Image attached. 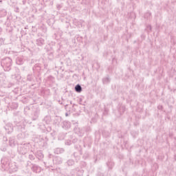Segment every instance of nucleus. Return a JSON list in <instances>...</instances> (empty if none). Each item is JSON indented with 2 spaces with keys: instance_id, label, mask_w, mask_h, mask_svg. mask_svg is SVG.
<instances>
[{
  "instance_id": "34",
  "label": "nucleus",
  "mask_w": 176,
  "mask_h": 176,
  "mask_svg": "<svg viewBox=\"0 0 176 176\" xmlns=\"http://www.w3.org/2000/svg\"><path fill=\"white\" fill-rule=\"evenodd\" d=\"M148 28H149V30H152V26L148 25Z\"/></svg>"
},
{
  "instance_id": "19",
  "label": "nucleus",
  "mask_w": 176,
  "mask_h": 176,
  "mask_svg": "<svg viewBox=\"0 0 176 176\" xmlns=\"http://www.w3.org/2000/svg\"><path fill=\"white\" fill-rule=\"evenodd\" d=\"M19 108V103L12 102L11 104V109H17Z\"/></svg>"
},
{
  "instance_id": "11",
  "label": "nucleus",
  "mask_w": 176,
  "mask_h": 176,
  "mask_svg": "<svg viewBox=\"0 0 176 176\" xmlns=\"http://www.w3.org/2000/svg\"><path fill=\"white\" fill-rule=\"evenodd\" d=\"M35 155L36 157L38 159V160H42V159H43L44 157L43 153H42V151H41L36 152Z\"/></svg>"
},
{
  "instance_id": "33",
  "label": "nucleus",
  "mask_w": 176,
  "mask_h": 176,
  "mask_svg": "<svg viewBox=\"0 0 176 176\" xmlns=\"http://www.w3.org/2000/svg\"><path fill=\"white\" fill-rule=\"evenodd\" d=\"M67 176H75L74 174L71 173L70 175H68Z\"/></svg>"
},
{
  "instance_id": "17",
  "label": "nucleus",
  "mask_w": 176,
  "mask_h": 176,
  "mask_svg": "<svg viewBox=\"0 0 176 176\" xmlns=\"http://www.w3.org/2000/svg\"><path fill=\"white\" fill-rule=\"evenodd\" d=\"M55 124L58 126L60 123H61V117L60 116H56L55 120H54Z\"/></svg>"
},
{
  "instance_id": "16",
  "label": "nucleus",
  "mask_w": 176,
  "mask_h": 176,
  "mask_svg": "<svg viewBox=\"0 0 176 176\" xmlns=\"http://www.w3.org/2000/svg\"><path fill=\"white\" fill-rule=\"evenodd\" d=\"M6 14H8V12H6V10H0V17H5Z\"/></svg>"
},
{
  "instance_id": "3",
  "label": "nucleus",
  "mask_w": 176,
  "mask_h": 176,
  "mask_svg": "<svg viewBox=\"0 0 176 176\" xmlns=\"http://www.w3.org/2000/svg\"><path fill=\"white\" fill-rule=\"evenodd\" d=\"M76 149H78V151H75L73 153V156L76 160V162H79L80 160V155H82V149H80V146H74Z\"/></svg>"
},
{
  "instance_id": "41",
  "label": "nucleus",
  "mask_w": 176,
  "mask_h": 176,
  "mask_svg": "<svg viewBox=\"0 0 176 176\" xmlns=\"http://www.w3.org/2000/svg\"><path fill=\"white\" fill-rule=\"evenodd\" d=\"M80 174H82V170L80 171Z\"/></svg>"
},
{
  "instance_id": "40",
  "label": "nucleus",
  "mask_w": 176,
  "mask_h": 176,
  "mask_svg": "<svg viewBox=\"0 0 176 176\" xmlns=\"http://www.w3.org/2000/svg\"><path fill=\"white\" fill-rule=\"evenodd\" d=\"M77 116H79V113H77Z\"/></svg>"
},
{
  "instance_id": "24",
  "label": "nucleus",
  "mask_w": 176,
  "mask_h": 176,
  "mask_svg": "<svg viewBox=\"0 0 176 176\" xmlns=\"http://www.w3.org/2000/svg\"><path fill=\"white\" fill-rule=\"evenodd\" d=\"M28 159L30 160H35V156H34L32 154H30L28 156Z\"/></svg>"
},
{
  "instance_id": "23",
  "label": "nucleus",
  "mask_w": 176,
  "mask_h": 176,
  "mask_svg": "<svg viewBox=\"0 0 176 176\" xmlns=\"http://www.w3.org/2000/svg\"><path fill=\"white\" fill-rule=\"evenodd\" d=\"M109 77H105L102 79L103 83H109Z\"/></svg>"
},
{
  "instance_id": "35",
  "label": "nucleus",
  "mask_w": 176,
  "mask_h": 176,
  "mask_svg": "<svg viewBox=\"0 0 176 176\" xmlns=\"http://www.w3.org/2000/svg\"><path fill=\"white\" fill-rule=\"evenodd\" d=\"M2 32V28H0V34Z\"/></svg>"
},
{
  "instance_id": "32",
  "label": "nucleus",
  "mask_w": 176,
  "mask_h": 176,
  "mask_svg": "<svg viewBox=\"0 0 176 176\" xmlns=\"http://www.w3.org/2000/svg\"><path fill=\"white\" fill-rule=\"evenodd\" d=\"M73 124H74L76 127H78V122H73Z\"/></svg>"
},
{
  "instance_id": "29",
  "label": "nucleus",
  "mask_w": 176,
  "mask_h": 176,
  "mask_svg": "<svg viewBox=\"0 0 176 176\" xmlns=\"http://www.w3.org/2000/svg\"><path fill=\"white\" fill-rule=\"evenodd\" d=\"M89 157V154H85L84 155H83V159H87Z\"/></svg>"
},
{
  "instance_id": "14",
  "label": "nucleus",
  "mask_w": 176,
  "mask_h": 176,
  "mask_svg": "<svg viewBox=\"0 0 176 176\" xmlns=\"http://www.w3.org/2000/svg\"><path fill=\"white\" fill-rule=\"evenodd\" d=\"M54 162H55L56 164H61V163H63V158L60 157H56L54 158Z\"/></svg>"
},
{
  "instance_id": "36",
  "label": "nucleus",
  "mask_w": 176,
  "mask_h": 176,
  "mask_svg": "<svg viewBox=\"0 0 176 176\" xmlns=\"http://www.w3.org/2000/svg\"><path fill=\"white\" fill-rule=\"evenodd\" d=\"M50 56H51V57H52V56H53V53L51 52V53L50 54Z\"/></svg>"
},
{
  "instance_id": "20",
  "label": "nucleus",
  "mask_w": 176,
  "mask_h": 176,
  "mask_svg": "<svg viewBox=\"0 0 176 176\" xmlns=\"http://www.w3.org/2000/svg\"><path fill=\"white\" fill-rule=\"evenodd\" d=\"M50 120H51L50 116H45L44 118V122H45L46 124H49V123H50Z\"/></svg>"
},
{
  "instance_id": "15",
  "label": "nucleus",
  "mask_w": 176,
  "mask_h": 176,
  "mask_svg": "<svg viewBox=\"0 0 176 176\" xmlns=\"http://www.w3.org/2000/svg\"><path fill=\"white\" fill-rule=\"evenodd\" d=\"M32 115L33 120H36V119H38V118L39 117V111H34Z\"/></svg>"
},
{
  "instance_id": "37",
  "label": "nucleus",
  "mask_w": 176,
  "mask_h": 176,
  "mask_svg": "<svg viewBox=\"0 0 176 176\" xmlns=\"http://www.w3.org/2000/svg\"><path fill=\"white\" fill-rule=\"evenodd\" d=\"M68 113H65V116H68Z\"/></svg>"
},
{
  "instance_id": "10",
  "label": "nucleus",
  "mask_w": 176,
  "mask_h": 176,
  "mask_svg": "<svg viewBox=\"0 0 176 176\" xmlns=\"http://www.w3.org/2000/svg\"><path fill=\"white\" fill-rule=\"evenodd\" d=\"M16 63L18 65H23L24 64V59L21 56H19L16 58Z\"/></svg>"
},
{
  "instance_id": "28",
  "label": "nucleus",
  "mask_w": 176,
  "mask_h": 176,
  "mask_svg": "<svg viewBox=\"0 0 176 176\" xmlns=\"http://www.w3.org/2000/svg\"><path fill=\"white\" fill-rule=\"evenodd\" d=\"M1 151L3 152H6V145H5L3 147H1Z\"/></svg>"
},
{
  "instance_id": "25",
  "label": "nucleus",
  "mask_w": 176,
  "mask_h": 176,
  "mask_svg": "<svg viewBox=\"0 0 176 176\" xmlns=\"http://www.w3.org/2000/svg\"><path fill=\"white\" fill-rule=\"evenodd\" d=\"M47 80H51V82H54V77H53V76H49Z\"/></svg>"
},
{
  "instance_id": "22",
  "label": "nucleus",
  "mask_w": 176,
  "mask_h": 176,
  "mask_svg": "<svg viewBox=\"0 0 176 176\" xmlns=\"http://www.w3.org/2000/svg\"><path fill=\"white\" fill-rule=\"evenodd\" d=\"M9 142H10V146H15L16 144H14V139L10 138Z\"/></svg>"
},
{
  "instance_id": "9",
  "label": "nucleus",
  "mask_w": 176,
  "mask_h": 176,
  "mask_svg": "<svg viewBox=\"0 0 176 176\" xmlns=\"http://www.w3.org/2000/svg\"><path fill=\"white\" fill-rule=\"evenodd\" d=\"M26 80L28 82H35V76L32 74H28Z\"/></svg>"
},
{
  "instance_id": "26",
  "label": "nucleus",
  "mask_w": 176,
  "mask_h": 176,
  "mask_svg": "<svg viewBox=\"0 0 176 176\" xmlns=\"http://www.w3.org/2000/svg\"><path fill=\"white\" fill-rule=\"evenodd\" d=\"M5 43V38H0V46H2Z\"/></svg>"
},
{
  "instance_id": "31",
  "label": "nucleus",
  "mask_w": 176,
  "mask_h": 176,
  "mask_svg": "<svg viewBox=\"0 0 176 176\" xmlns=\"http://www.w3.org/2000/svg\"><path fill=\"white\" fill-rule=\"evenodd\" d=\"M157 109H158L159 110H162V109H163V106L159 105V106L157 107Z\"/></svg>"
},
{
  "instance_id": "7",
  "label": "nucleus",
  "mask_w": 176,
  "mask_h": 176,
  "mask_svg": "<svg viewBox=\"0 0 176 176\" xmlns=\"http://www.w3.org/2000/svg\"><path fill=\"white\" fill-rule=\"evenodd\" d=\"M63 129H70L71 128V122L69 121H63L62 123Z\"/></svg>"
},
{
  "instance_id": "2",
  "label": "nucleus",
  "mask_w": 176,
  "mask_h": 176,
  "mask_svg": "<svg viewBox=\"0 0 176 176\" xmlns=\"http://www.w3.org/2000/svg\"><path fill=\"white\" fill-rule=\"evenodd\" d=\"M1 164L3 165V167H6V168H10V171H12V173H16L17 171L18 168L17 166L15 165V164H10L6 162V159H1Z\"/></svg>"
},
{
  "instance_id": "8",
  "label": "nucleus",
  "mask_w": 176,
  "mask_h": 176,
  "mask_svg": "<svg viewBox=\"0 0 176 176\" xmlns=\"http://www.w3.org/2000/svg\"><path fill=\"white\" fill-rule=\"evenodd\" d=\"M36 44L37 46H43L45 45V39L42 38H38L36 40Z\"/></svg>"
},
{
  "instance_id": "6",
  "label": "nucleus",
  "mask_w": 176,
  "mask_h": 176,
  "mask_svg": "<svg viewBox=\"0 0 176 176\" xmlns=\"http://www.w3.org/2000/svg\"><path fill=\"white\" fill-rule=\"evenodd\" d=\"M32 170L33 173H41V167L35 164H32Z\"/></svg>"
},
{
  "instance_id": "12",
  "label": "nucleus",
  "mask_w": 176,
  "mask_h": 176,
  "mask_svg": "<svg viewBox=\"0 0 176 176\" xmlns=\"http://www.w3.org/2000/svg\"><path fill=\"white\" fill-rule=\"evenodd\" d=\"M54 153H56V155H60L61 153H64V148H56L54 150Z\"/></svg>"
},
{
  "instance_id": "13",
  "label": "nucleus",
  "mask_w": 176,
  "mask_h": 176,
  "mask_svg": "<svg viewBox=\"0 0 176 176\" xmlns=\"http://www.w3.org/2000/svg\"><path fill=\"white\" fill-rule=\"evenodd\" d=\"M74 90L76 93H82V86L79 84L76 85L74 87Z\"/></svg>"
},
{
  "instance_id": "38",
  "label": "nucleus",
  "mask_w": 176,
  "mask_h": 176,
  "mask_svg": "<svg viewBox=\"0 0 176 176\" xmlns=\"http://www.w3.org/2000/svg\"><path fill=\"white\" fill-rule=\"evenodd\" d=\"M29 163H31V162H30V161H28V166Z\"/></svg>"
},
{
  "instance_id": "4",
  "label": "nucleus",
  "mask_w": 176,
  "mask_h": 176,
  "mask_svg": "<svg viewBox=\"0 0 176 176\" xmlns=\"http://www.w3.org/2000/svg\"><path fill=\"white\" fill-rule=\"evenodd\" d=\"M74 133L78 135V137H83L85 134V129H80V127L75 126Z\"/></svg>"
},
{
  "instance_id": "42",
  "label": "nucleus",
  "mask_w": 176,
  "mask_h": 176,
  "mask_svg": "<svg viewBox=\"0 0 176 176\" xmlns=\"http://www.w3.org/2000/svg\"><path fill=\"white\" fill-rule=\"evenodd\" d=\"M87 176H89V175H87Z\"/></svg>"
},
{
  "instance_id": "5",
  "label": "nucleus",
  "mask_w": 176,
  "mask_h": 176,
  "mask_svg": "<svg viewBox=\"0 0 176 176\" xmlns=\"http://www.w3.org/2000/svg\"><path fill=\"white\" fill-rule=\"evenodd\" d=\"M32 69H33V74H38V76H39V74H40L41 69V65H39V64H36V65L33 67Z\"/></svg>"
},
{
  "instance_id": "21",
  "label": "nucleus",
  "mask_w": 176,
  "mask_h": 176,
  "mask_svg": "<svg viewBox=\"0 0 176 176\" xmlns=\"http://www.w3.org/2000/svg\"><path fill=\"white\" fill-rule=\"evenodd\" d=\"M25 152H27V149H25V148H24V146H23V145L21 146L20 147V153H22V155H24V154H25Z\"/></svg>"
},
{
  "instance_id": "27",
  "label": "nucleus",
  "mask_w": 176,
  "mask_h": 176,
  "mask_svg": "<svg viewBox=\"0 0 176 176\" xmlns=\"http://www.w3.org/2000/svg\"><path fill=\"white\" fill-rule=\"evenodd\" d=\"M71 144H72L71 140H66L65 141V145H71Z\"/></svg>"
},
{
  "instance_id": "1",
  "label": "nucleus",
  "mask_w": 176,
  "mask_h": 176,
  "mask_svg": "<svg viewBox=\"0 0 176 176\" xmlns=\"http://www.w3.org/2000/svg\"><path fill=\"white\" fill-rule=\"evenodd\" d=\"M1 65L4 71L9 72L12 69V60L10 57L4 58L1 61Z\"/></svg>"
},
{
  "instance_id": "18",
  "label": "nucleus",
  "mask_w": 176,
  "mask_h": 176,
  "mask_svg": "<svg viewBox=\"0 0 176 176\" xmlns=\"http://www.w3.org/2000/svg\"><path fill=\"white\" fill-rule=\"evenodd\" d=\"M66 164L69 167V166H74V164H75V161L74 160H69L67 161Z\"/></svg>"
},
{
  "instance_id": "39",
  "label": "nucleus",
  "mask_w": 176,
  "mask_h": 176,
  "mask_svg": "<svg viewBox=\"0 0 176 176\" xmlns=\"http://www.w3.org/2000/svg\"><path fill=\"white\" fill-rule=\"evenodd\" d=\"M44 32H46V29H44Z\"/></svg>"
},
{
  "instance_id": "30",
  "label": "nucleus",
  "mask_w": 176,
  "mask_h": 176,
  "mask_svg": "<svg viewBox=\"0 0 176 176\" xmlns=\"http://www.w3.org/2000/svg\"><path fill=\"white\" fill-rule=\"evenodd\" d=\"M56 8H57V9H58V10H60L61 9V5L58 4V5L56 6Z\"/></svg>"
}]
</instances>
